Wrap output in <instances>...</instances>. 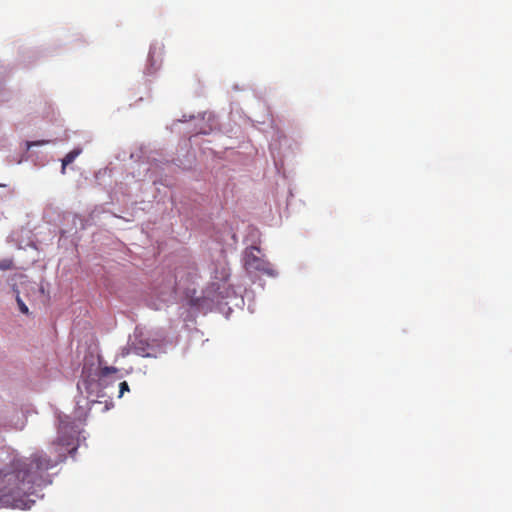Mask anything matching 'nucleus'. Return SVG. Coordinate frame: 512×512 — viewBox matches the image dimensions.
I'll return each mask as SVG.
<instances>
[{"label":"nucleus","mask_w":512,"mask_h":512,"mask_svg":"<svg viewBox=\"0 0 512 512\" xmlns=\"http://www.w3.org/2000/svg\"><path fill=\"white\" fill-rule=\"evenodd\" d=\"M48 143V141H45V140H42V141H36V142H28L27 143V146L28 148L32 147V146H38V145H43V144H46Z\"/></svg>","instance_id":"nucleus-10"},{"label":"nucleus","mask_w":512,"mask_h":512,"mask_svg":"<svg viewBox=\"0 0 512 512\" xmlns=\"http://www.w3.org/2000/svg\"><path fill=\"white\" fill-rule=\"evenodd\" d=\"M13 268V260L10 258L0 260V270H10Z\"/></svg>","instance_id":"nucleus-7"},{"label":"nucleus","mask_w":512,"mask_h":512,"mask_svg":"<svg viewBox=\"0 0 512 512\" xmlns=\"http://www.w3.org/2000/svg\"><path fill=\"white\" fill-rule=\"evenodd\" d=\"M0 502H1L2 504H4V505H11V506H13V501H12V499H8V497H7V498H6V497H4V496L2 495V493H0Z\"/></svg>","instance_id":"nucleus-9"},{"label":"nucleus","mask_w":512,"mask_h":512,"mask_svg":"<svg viewBox=\"0 0 512 512\" xmlns=\"http://www.w3.org/2000/svg\"><path fill=\"white\" fill-rule=\"evenodd\" d=\"M118 372V369L115 367H94V363L88 365L84 363L81 374V383L84 385L86 391L89 394L98 392V389L101 387L100 381L110 374H115Z\"/></svg>","instance_id":"nucleus-2"},{"label":"nucleus","mask_w":512,"mask_h":512,"mask_svg":"<svg viewBox=\"0 0 512 512\" xmlns=\"http://www.w3.org/2000/svg\"><path fill=\"white\" fill-rule=\"evenodd\" d=\"M80 152V150H73L66 154V156L62 159V174L65 173L66 166L71 164L75 160V158L80 154Z\"/></svg>","instance_id":"nucleus-6"},{"label":"nucleus","mask_w":512,"mask_h":512,"mask_svg":"<svg viewBox=\"0 0 512 512\" xmlns=\"http://www.w3.org/2000/svg\"><path fill=\"white\" fill-rule=\"evenodd\" d=\"M78 434V425L65 415L59 417L58 437L50 446L52 456L36 451L20 457L8 448H0V493L12 499L13 507L29 509L35 503L30 497L50 483L47 471L63 462L67 454L76 452Z\"/></svg>","instance_id":"nucleus-1"},{"label":"nucleus","mask_w":512,"mask_h":512,"mask_svg":"<svg viewBox=\"0 0 512 512\" xmlns=\"http://www.w3.org/2000/svg\"><path fill=\"white\" fill-rule=\"evenodd\" d=\"M163 56V46L162 45H153L149 51V62L152 67L157 68L156 66L162 62Z\"/></svg>","instance_id":"nucleus-5"},{"label":"nucleus","mask_w":512,"mask_h":512,"mask_svg":"<svg viewBox=\"0 0 512 512\" xmlns=\"http://www.w3.org/2000/svg\"><path fill=\"white\" fill-rule=\"evenodd\" d=\"M125 391H129V386L126 381H123L119 385V397H122Z\"/></svg>","instance_id":"nucleus-8"},{"label":"nucleus","mask_w":512,"mask_h":512,"mask_svg":"<svg viewBox=\"0 0 512 512\" xmlns=\"http://www.w3.org/2000/svg\"><path fill=\"white\" fill-rule=\"evenodd\" d=\"M9 284L11 285L13 292L16 295V301L19 307V310L24 313L28 314L29 309L26 306V304L23 302V300L20 297L21 290L18 287V283L21 285L23 289H26L28 285H30V282L27 280V276H25L22 273H16L9 277L8 279Z\"/></svg>","instance_id":"nucleus-3"},{"label":"nucleus","mask_w":512,"mask_h":512,"mask_svg":"<svg viewBox=\"0 0 512 512\" xmlns=\"http://www.w3.org/2000/svg\"><path fill=\"white\" fill-rule=\"evenodd\" d=\"M135 350H138L137 347H135ZM137 355H142L140 352L136 351Z\"/></svg>","instance_id":"nucleus-11"},{"label":"nucleus","mask_w":512,"mask_h":512,"mask_svg":"<svg viewBox=\"0 0 512 512\" xmlns=\"http://www.w3.org/2000/svg\"><path fill=\"white\" fill-rule=\"evenodd\" d=\"M252 250L260 251L258 247L252 246L250 251L245 255V267L248 270H254L266 273L268 275H272V269L270 268V264L264 259L254 255Z\"/></svg>","instance_id":"nucleus-4"}]
</instances>
